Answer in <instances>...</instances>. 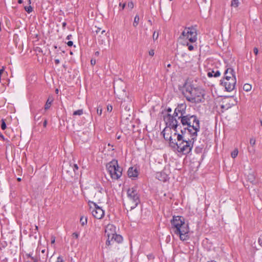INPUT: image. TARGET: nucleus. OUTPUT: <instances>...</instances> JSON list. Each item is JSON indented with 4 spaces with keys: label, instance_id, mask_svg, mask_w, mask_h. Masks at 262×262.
<instances>
[{
    "label": "nucleus",
    "instance_id": "nucleus-1",
    "mask_svg": "<svg viewBox=\"0 0 262 262\" xmlns=\"http://www.w3.org/2000/svg\"><path fill=\"white\" fill-rule=\"evenodd\" d=\"M179 118H181V126L190 135L193 141L196 140L198 133L200 130V120L197 116L187 114L185 116L179 117Z\"/></svg>",
    "mask_w": 262,
    "mask_h": 262
},
{
    "label": "nucleus",
    "instance_id": "nucleus-2",
    "mask_svg": "<svg viewBox=\"0 0 262 262\" xmlns=\"http://www.w3.org/2000/svg\"><path fill=\"white\" fill-rule=\"evenodd\" d=\"M114 92L119 99H121V115L126 119L131 116L132 113V107L133 106L132 97L127 95L126 91L123 89L121 92L114 86Z\"/></svg>",
    "mask_w": 262,
    "mask_h": 262
},
{
    "label": "nucleus",
    "instance_id": "nucleus-3",
    "mask_svg": "<svg viewBox=\"0 0 262 262\" xmlns=\"http://www.w3.org/2000/svg\"><path fill=\"white\" fill-rule=\"evenodd\" d=\"M184 95L187 100L192 103H201L205 101V92L201 89L190 88Z\"/></svg>",
    "mask_w": 262,
    "mask_h": 262
},
{
    "label": "nucleus",
    "instance_id": "nucleus-4",
    "mask_svg": "<svg viewBox=\"0 0 262 262\" xmlns=\"http://www.w3.org/2000/svg\"><path fill=\"white\" fill-rule=\"evenodd\" d=\"M179 113L174 110L173 115L167 114L164 118L166 125L170 128H172L175 132H178V129L181 128V118H179Z\"/></svg>",
    "mask_w": 262,
    "mask_h": 262
},
{
    "label": "nucleus",
    "instance_id": "nucleus-5",
    "mask_svg": "<svg viewBox=\"0 0 262 262\" xmlns=\"http://www.w3.org/2000/svg\"><path fill=\"white\" fill-rule=\"evenodd\" d=\"M106 169L111 176L114 180H118L122 176V169L118 164V161L113 160L106 165Z\"/></svg>",
    "mask_w": 262,
    "mask_h": 262
},
{
    "label": "nucleus",
    "instance_id": "nucleus-6",
    "mask_svg": "<svg viewBox=\"0 0 262 262\" xmlns=\"http://www.w3.org/2000/svg\"><path fill=\"white\" fill-rule=\"evenodd\" d=\"M193 142L194 141L192 138L191 139H185V140L177 144L178 152H181L184 155L189 154L193 147Z\"/></svg>",
    "mask_w": 262,
    "mask_h": 262
},
{
    "label": "nucleus",
    "instance_id": "nucleus-7",
    "mask_svg": "<svg viewBox=\"0 0 262 262\" xmlns=\"http://www.w3.org/2000/svg\"><path fill=\"white\" fill-rule=\"evenodd\" d=\"M181 37L188 39L190 42H195L197 40L196 29L193 27L185 28L182 33Z\"/></svg>",
    "mask_w": 262,
    "mask_h": 262
},
{
    "label": "nucleus",
    "instance_id": "nucleus-8",
    "mask_svg": "<svg viewBox=\"0 0 262 262\" xmlns=\"http://www.w3.org/2000/svg\"><path fill=\"white\" fill-rule=\"evenodd\" d=\"M128 198L132 202L130 206V209L135 208L137 205L140 203L139 194H138L136 188H129L127 191Z\"/></svg>",
    "mask_w": 262,
    "mask_h": 262
},
{
    "label": "nucleus",
    "instance_id": "nucleus-9",
    "mask_svg": "<svg viewBox=\"0 0 262 262\" xmlns=\"http://www.w3.org/2000/svg\"><path fill=\"white\" fill-rule=\"evenodd\" d=\"M89 205L93 216L97 219H101L104 215V211L96 203L89 201Z\"/></svg>",
    "mask_w": 262,
    "mask_h": 262
},
{
    "label": "nucleus",
    "instance_id": "nucleus-10",
    "mask_svg": "<svg viewBox=\"0 0 262 262\" xmlns=\"http://www.w3.org/2000/svg\"><path fill=\"white\" fill-rule=\"evenodd\" d=\"M179 231L174 230V233L176 234L179 235L181 241H187L189 238V228L188 224L185 223H183L181 227H179Z\"/></svg>",
    "mask_w": 262,
    "mask_h": 262
},
{
    "label": "nucleus",
    "instance_id": "nucleus-11",
    "mask_svg": "<svg viewBox=\"0 0 262 262\" xmlns=\"http://www.w3.org/2000/svg\"><path fill=\"white\" fill-rule=\"evenodd\" d=\"M221 82V84L225 87L226 91L231 92L235 88L236 80L235 76H232L231 78H223Z\"/></svg>",
    "mask_w": 262,
    "mask_h": 262
},
{
    "label": "nucleus",
    "instance_id": "nucleus-12",
    "mask_svg": "<svg viewBox=\"0 0 262 262\" xmlns=\"http://www.w3.org/2000/svg\"><path fill=\"white\" fill-rule=\"evenodd\" d=\"M170 222L173 231H179V227L185 223V220L181 216H173Z\"/></svg>",
    "mask_w": 262,
    "mask_h": 262
},
{
    "label": "nucleus",
    "instance_id": "nucleus-13",
    "mask_svg": "<svg viewBox=\"0 0 262 262\" xmlns=\"http://www.w3.org/2000/svg\"><path fill=\"white\" fill-rule=\"evenodd\" d=\"M175 132L176 133H174V135H177V140L179 143L181 142L183 140H185V139H189L186 137V134L188 133L187 131L185 129L183 128H182L181 126L180 129H178V132Z\"/></svg>",
    "mask_w": 262,
    "mask_h": 262
},
{
    "label": "nucleus",
    "instance_id": "nucleus-14",
    "mask_svg": "<svg viewBox=\"0 0 262 262\" xmlns=\"http://www.w3.org/2000/svg\"><path fill=\"white\" fill-rule=\"evenodd\" d=\"M78 167L76 164H74L72 165L71 164L69 165V169H65L64 167H63V170L66 171L67 173H70V175L71 177H73L75 176L76 174V171L78 170Z\"/></svg>",
    "mask_w": 262,
    "mask_h": 262
},
{
    "label": "nucleus",
    "instance_id": "nucleus-15",
    "mask_svg": "<svg viewBox=\"0 0 262 262\" xmlns=\"http://www.w3.org/2000/svg\"><path fill=\"white\" fill-rule=\"evenodd\" d=\"M186 105L185 104H178V106L176 108V112H178L180 114L179 117H183L187 115L186 113Z\"/></svg>",
    "mask_w": 262,
    "mask_h": 262
},
{
    "label": "nucleus",
    "instance_id": "nucleus-16",
    "mask_svg": "<svg viewBox=\"0 0 262 262\" xmlns=\"http://www.w3.org/2000/svg\"><path fill=\"white\" fill-rule=\"evenodd\" d=\"M115 232V227L112 224H108L106 227L105 234L110 238L111 236Z\"/></svg>",
    "mask_w": 262,
    "mask_h": 262
},
{
    "label": "nucleus",
    "instance_id": "nucleus-17",
    "mask_svg": "<svg viewBox=\"0 0 262 262\" xmlns=\"http://www.w3.org/2000/svg\"><path fill=\"white\" fill-rule=\"evenodd\" d=\"M111 241L116 242L117 243H121L123 241V237L121 235L116 234L115 232L111 236Z\"/></svg>",
    "mask_w": 262,
    "mask_h": 262
},
{
    "label": "nucleus",
    "instance_id": "nucleus-18",
    "mask_svg": "<svg viewBox=\"0 0 262 262\" xmlns=\"http://www.w3.org/2000/svg\"><path fill=\"white\" fill-rule=\"evenodd\" d=\"M127 174L129 178H136L138 176V171L136 168L132 167L128 169Z\"/></svg>",
    "mask_w": 262,
    "mask_h": 262
},
{
    "label": "nucleus",
    "instance_id": "nucleus-19",
    "mask_svg": "<svg viewBox=\"0 0 262 262\" xmlns=\"http://www.w3.org/2000/svg\"><path fill=\"white\" fill-rule=\"evenodd\" d=\"M232 76H235L233 69L232 68L227 69L224 73V78H226L227 77L231 78Z\"/></svg>",
    "mask_w": 262,
    "mask_h": 262
},
{
    "label": "nucleus",
    "instance_id": "nucleus-20",
    "mask_svg": "<svg viewBox=\"0 0 262 262\" xmlns=\"http://www.w3.org/2000/svg\"><path fill=\"white\" fill-rule=\"evenodd\" d=\"M221 75V73L219 71H214L213 70L211 71H210V72H208L207 73V76L209 77H217L219 76H220Z\"/></svg>",
    "mask_w": 262,
    "mask_h": 262
},
{
    "label": "nucleus",
    "instance_id": "nucleus-21",
    "mask_svg": "<svg viewBox=\"0 0 262 262\" xmlns=\"http://www.w3.org/2000/svg\"><path fill=\"white\" fill-rule=\"evenodd\" d=\"M167 176L165 174V173H158L157 174V178L160 181H165L166 180Z\"/></svg>",
    "mask_w": 262,
    "mask_h": 262
},
{
    "label": "nucleus",
    "instance_id": "nucleus-22",
    "mask_svg": "<svg viewBox=\"0 0 262 262\" xmlns=\"http://www.w3.org/2000/svg\"><path fill=\"white\" fill-rule=\"evenodd\" d=\"M171 128H169L168 127H167V126L166 125V127L164 129V130L162 132L161 134L163 135V137L166 140H168V138L169 137L168 136H166V133L167 132H171Z\"/></svg>",
    "mask_w": 262,
    "mask_h": 262
},
{
    "label": "nucleus",
    "instance_id": "nucleus-23",
    "mask_svg": "<svg viewBox=\"0 0 262 262\" xmlns=\"http://www.w3.org/2000/svg\"><path fill=\"white\" fill-rule=\"evenodd\" d=\"M53 101V99L51 98H49L45 105V110H47L51 106V103Z\"/></svg>",
    "mask_w": 262,
    "mask_h": 262
},
{
    "label": "nucleus",
    "instance_id": "nucleus-24",
    "mask_svg": "<svg viewBox=\"0 0 262 262\" xmlns=\"http://www.w3.org/2000/svg\"><path fill=\"white\" fill-rule=\"evenodd\" d=\"M248 179L253 184H255L256 183L254 177L252 174H249L248 176Z\"/></svg>",
    "mask_w": 262,
    "mask_h": 262
},
{
    "label": "nucleus",
    "instance_id": "nucleus-25",
    "mask_svg": "<svg viewBox=\"0 0 262 262\" xmlns=\"http://www.w3.org/2000/svg\"><path fill=\"white\" fill-rule=\"evenodd\" d=\"M139 16L138 15H136L134 18V20L133 23V26L134 27H137L139 23Z\"/></svg>",
    "mask_w": 262,
    "mask_h": 262
},
{
    "label": "nucleus",
    "instance_id": "nucleus-26",
    "mask_svg": "<svg viewBox=\"0 0 262 262\" xmlns=\"http://www.w3.org/2000/svg\"><path fill=\"white\" fill-rule=\"evenodd\" d=\"M80 222L82 226H84L87 223V217L81 216L80 220Z\"/></svg>",
    "mask_w": 262,
    "mask_h": 262
},
{
    "label": "nucleus",
    "instance_id": "nucleus-27",
    "mask_svg": "<svg viewBox=\"0 0 262 262\" xmlns=\"http://www.w3.org/2000/svg\"><path fill=\"white\" fill-rule=\"evenodd\" d=\"M239 5V1L238 0H232L231 6V7L237 8Z\"/></svg>",
    "mask_w": 262,
    "mask_h": 262
},
{
    "label": "nucleus",
    "instance_id": "nucleus-28",
    "mask_svg": "<svg viewBox=\"0 0 262 262\" xmlns=\"http://www.w3.org/2000/svg\"><path fill=\"white\" fill-rule=\"evenodd\" d=\"M243 89L246 92L250 91L251 89V85L248 83L245 84L243 86Z\"/></svg>",
    "mask_w": 262,
    "mask_h": 262
},
{
    "label": "nucleus",
    "instance_id": "nucleus-29",
    "mask_svg": "<svg viewBox=\"0 0 262 262\" xmlns=\"http://www.w3.org/2000/svg\"><path fill=\"white\" fill-rule=\"evenodd\" d=\"M24 9L26 12H27L28 13H30L33 11V8L30 5L28 6H25Z\"/></svg>",
    "mask_w": 262,
    "mask_h": 262
},
{
    "label": "nucleus",
    "instance_id": "nucleus-30",
    "mask_svg": "<svg viewBox=\"0 0 262 262\" xmlns=\"http://www.w3.org/2000/svg\"><path fill=\"white\" fill-rule=\"evenodd\" d=\"M168 140L169 141V144L171 145V146H174L176 145H177V144H178L175 142V141H173L171 136L169 137Z\"/></svg>",
    "mask_w": 262,
    "mask_h": 262
},
{
    "label": "nucleus",
    "instance_id": "nucleus-31",
    "mask_svg": "<svg viewBox=\"0 0 262 262\" xmlns=\"http://www.w3.org/2000/svg\"><path fill=\"white\" fill-rule=\"evenodd\" d=\"M83 114V110H78L77 111H76L74 112L73 115H81Z\"/></svg>",
    "mask_w": 262,
    "mask_h": 262
},
{
    "label": "nucleus",
    "instance_id": "nucleus-32",
    "mask_svg": "<svg viewBox=\"0 0 262 262\" xmlns=\"http://www.w3.org/2000/svg\"><path fill=\"white\" fill-rule=\"evenodd\" d=\"M202 149H203L202 147H200V146H197L196 147H195V148L194 149V151L195 153L199 154H200L202 152Z\"/></svg>",
    "mask_w": 262,
    "mask_h": 262
},
{
    "label": "nucleus",
    "instance_id": "nucleus-33",
    "mask_svg": "<svg viewBox=\"0 0 262 262\" xmlns=\"http://www.w3.org/2000/svg\"><path fill=\"white\" fill-rule=\"evenodd\" d=\"M238 155V150L237 149H235L232 152H231V157L233 158H235V157H236V156H237Z\"/></svg>",
    "mask_w": 262,
    "mask_h": 262
},
{
    "label": "nucleus",
    "instance_id": "nucleus-34",
    "mask_svg": "<svg viewBox=\"0 0 262 262\" xmlns=\"http://www.w3.org/2000/svg\"><path fill=\"white\" fill-rule=\"evenodd\" d=\"M159 37V32H156V31H155L152 35V38L154 40H156L158 39Z\"/></svg>",
    "mask_w": 262,
    "mask_h": 262
},
{
    "label": "nucleus",
    "instance_id": "nucleus-35",
    "mask_svg": "<svg viewBox=\"0 0 262 262\" xmlns=\"http://www.w3.org/2000/svg\"><path fill=\"white\" fill-rule=\"evenodd\" d=\"M1 128L5 130L6 128V124L4 119L2 120Z\"/></svg>",
    "mask_w": 262,
    "mask_h": 262
},
{
    "label": "nucleus",
    "instance_id": "nucleus-36",
    "mask_svg": "<svg viewBox=\"0 0 262 262\" xmlns=\"http://www.w3.org/2000/svg\"><path fill=\"white\" fill-rule=\"evenodd\" d=\"M256 140L254 138H251L250 139V144L251 146H254L255 144Z\"/></svg>",
    "mask_w": 262,
    "mask_h": 262
},
{
    "label": "nucleus",
    "instance_id": "nucleus-37",
    "mask_svg": "<svg viewBox=\"0 0 262 262\" xmlns=\"http://www.w3.org/2000/svg\"><path fill=\"white\" fill-rule=\"evenodd\" d=\"M102 108L100 106L98 107L97 109V114L99 116H101L102 114Z\"/></svg>",
    "mask_w": 262,
    "mask_h": 262
},
{
    "label": "nucleus",
    "instance_id": "nucleus-38",
    "mask_svg": "<svg viewBox=\"0 0 262 262\" xmlns=\"http://www.w3.org/2000/svg\"><path fill=\"white\" fill-rule=\"evenodd\" d=\"M186 45L188 46V50L189 51H192L194 49V46L192 45L189 44V43H187Z\"/></svg>",
    "mask_w": 262,
    "mask_h": 262
},
{
    "label": "nucleus",
    "instance_id": "nucleus-39",
    "mask_svg": "<svg viewBox=\"0 0 262 262\" xmlns=\"http://www.w3.org/2000/svg\"><path fill=\"white\" fill-rule=\"evenodd\" d=\"M5 70V67H3L0 70V82H1V77L2 76V74Z\"/></svg>",
    "mask_w": 262,
    "mask_h": 262
},
{
    "label": "nucleus",
    "instance_id": "nucleus-40",
    "mask_svg": "<svg viewBox=\"0 0 262 262\" xmlns=\"http://www.w3.org/2000/svg\"><path fill=\"white\" fill-rule=\"evenodd\" d=\"M258 243L259 245L262 247V235H260L258 238Z\"/></svg>",
    "mask_w": 262,
    "mask_h": 262
},
{
    "label": "nucleus",
    "instance_id": "nucleus-41",
    "mask_svg": "<svg viewBox=\"0 0 262 262\" xmlns=\"http://www.w3.org/2000/svg\"><path fill=\"white\" fill-rule=\"evenodd\" d=\"M128 7L130 9H133L134 8V3L132 2H129L128 3Z\"/></svg>",
    "mask_w": 262,
    "mask_h": 262
},
{
    "label": "nucleus",
    "instance_id": "nucleus-42",
    "mask_svg": "<svg viewBox=\"0 0 262 262\" xmlns=\"http://www.w3.org/2000/svg\"><path fill=\"white\" fill-rule=\"evenodd\" d=\"M107 110L108 112H111L113 110V106L112 105H107Z\"/></svg>",
    "mask_w": 262,
    "mask_h": 262
},
{
    "label": "nucleus",
    "instance_id": "nucleus-43",
    "mask_svg": "<svg viewBox=\"0 0 262 262\" xmlns=\"http://www.w3.org/2000/svg\"><path fill=\"white\" fill-rule=\"evenodd\" d=\"M125 5H126L125 3H124V4H122L120 3L119 4V6H121V8H121L120 10V11L123 10L124 9V8H125Z\"/></svg>",
    "mask_w": 262,
    "mask_h": 262
},
{
    "label": "nucleus",
    "instance_id": "nucleus-44",
    "mask_svg": "<svg viewBox=\"0 0 262 262\" xmlns=\"http://www.w3.org/2000/svg\"><path fill=\"white\" fill-rule=\"evenodd\" d=\"M72 236L73 237H75L76 238H78L79 236V234L77 232H74L72 234Z\"/></svg>",
    "mask_w": 262,
    "mask_h": 262
},
{
    "label": "nucleus",
    "instance_id": "nucleus-45",
    "mask_svg": "<svg viewBox=\"0 0 262 262\" xmlns=\"http://www.w3.org/2000/svg\"><path fill=\"white\" fill-rule=\"evenodd\" d=\"M155 52L154 50H150L149 51V55L151 56H153L154 55Z\"/></svg>",
    "mask_w": 262,
    "mask_h": 262
},
{
    "label": "nucleus",
    "instance_id": "nucleus-46",
    "mask_svg": "<svg viewBox=\"0 0 262 262\" xmlns=\"http://www.w3.org/2000/svg\"><path fill=\"white\" fill-rule=\"evenodd\" d=\"M111 238H108V237H107V241H106V244L107 245H111Z\"/></svg>",
    "mask_w": 262,
    "mask_h": 262
},
{
    "label": "nucleus",
    "instance_id": "nucleus-47",
    "mask_svg": "<svg viewBox=\"0 0 262 262\" xmlns=\"http://www.w3.org/2000/svg\"><path fill=\"white\" fill-rule=\"evenodd\" d=\"M253 52L255 54V55H257L258 52V49L257 48H254L253 49Z\"/></svg>",
    "mask_w": 262,
    "mask_h": 262
},
{
    "label": "nucleus",
    "instance_id": "nucleus-48",
    "mask_svg": "<svg viewBox=\"0 0 262 262\" xmlns=\"http://www.w3.org/2000/svg\"><path fill=\"white\" fill-rule=\"evenodd\" d=\"M40 116H37V114H36V115L34 116V120H35V121H37L39 120V119H40Z\"/></svg>",
    "mask_w": 262,
    "mask_h": 262
},
{
    "label": "nucleus",
    "instance_id": "nucleus-49",
    "mask_svg": "<svg viewBox=\"0 0 262 262\" xmlns=\"http://www.w3.org/2000/svg\"><path fill=\"white\" fill-rule=\"evenodd\" d=\"M91 63L92 66H94L96 64V60L94 59H92L91 60Z\"/></svg>",
    "mask_w": 262,
    "mask_h": 262
},
{
    "label": "nucleus",
    "instance_id": "nucleus-50",
    "mask_svg": "<svg viewBox=\"0 0 262 262\" xmlns=\"http://www.w3.org/2000/svg\"><path fill=\"white\" fill-rule=\"evenodd\" d=\"M67 45L69 47H71L73 46V42L72 41H69L68 42H67Z\"/></svg>",
    "mask_w": 262,
    "mask_h": 262
},
{
    "label": "nucleus",
    "instance_id": "nucleus-51",
    "mask_svg": "<svg viewBox=\"0 0 262 262\" xmlns=\"http://www.w3.org/2000/svg\"><path fill=\"white\" fill-rule=\"evenodd\" d=\"M56 262H63V259L61 257L59 256L57 258V260Z\"/></svg>",
    "mask_w": 262,
    "mask_h": 262
},
{
    "label": "nucleus",
    "instance_id": "nucleus-52",
    "mask_svg": "<svg viewBox=\"0 0 262 262\" xmlns=\"http://www.w3.org/2000/svg\"><path fill=\"white\" fill-rule=\"evenodd\" d=\"M47 120L45 119L43 123V126L44 127H46L47 126Z\"/></svg>",
    "mask_w": 262,
    "mask_h": 262
},
{
    "label": "nucleus",
    "instance_id": "nucleus-53",
    "mask_svg": "<svg viewBox=\"0 0 262 262\" xmlns=\"http://www.w3.org/2000/svg\"><path fill=\"white\" fill-rule=\"evenodd\" d=\"M55 237H54V236H52L51 237V244H54L55 243Z\"/></svg>",
    "mask_w": 262,
    "mask_h": 262
},
{
    "label": "nucleus",
    "instance_id": "nucleus-54",
    "mask_svg": "<svg viewBox=\"0 0 262 262\" xmlns=\"http://www.w3.org/2000/svg\"><path fill=\"white\" fill-rule=\"evenodd\" d=\"M59 62H60V61H59V59H55V63L56 64H59Z\"/></svg>",
    "mask_w": 262,
    "mask_h": 262
},
{
    "label": "nucleus",
    "instance_id": "nucleus-55",
    "mask_svg": "<svg viewBox=\"0 0 262 262\" xmlns=\"http://www.w3.org/2000/svg\"><path fill=\"white\" fill-rule=\"evenodd\" d=\"M67 25V23L66 22H63L62 23V27L63 28H64Z\"/></svg>",
    "mask_w": 262,
    "mask_h": 262
},
{
    "label": "nucleus",
    "instance_id": "nucleus-56",
    "mask_svg": "<svg viewBox=\"0 0 262 262\" xmlns=\"http://www.w3.org/2000/svg\"><path fill=\"white\" fill-rule=\"evenodd\" d=\"M72 37V35L70 34L69 35L67 36V39H70Z\"/></svg>",
    "mask_w": 262,
    "mask_h": 262
},
{
    "label": "nucleus",
    "instance_id": "nucleus-57",
    "mask_svg": "<svg viewBox=\"0 0 262 262\" xmlns=\"http://www.w3.org/2000/svg\"><path fill=\"white\" fill-rule=\"evenodd\" d=\"M100 28H97V30L96 31V33L98 34L100 31Z\"/></svg>",
    "mask_w": 262,
    "mask_h": 262
},
{
    "label": "nucleus",
    "instance_id": "nucleus-58",
    "mask_svg": "<svg viewBox=\"0 0 262 262\" xmlns=\"http://www.w3.org/2000/svg\"><path fill=\"white\" fill-rule=\"evenodd\" d=\"M167 112H171V108L168 107V108L167 109Z\"/></svg>",
    "mask_w": 262,
    "mask_h": 262
},
{
    "label": "nucleus",
    "instance_id": "nucleus-59",
    "mask_svg": "<svg viewBox=\"0 0 262 262\" xmlns=\"http://www.w3.org/2000/svg\"><path fill=\"white\" fill-rule=\"evenodd\" d=\"M95 55L96 56H99V52L98 51L96 52L95 53Z\"/></svg>",
    "mask_w": 262,
    "mask_h": 262
},
{
    "label": "nucleus",
    "instance_id": "nucleus-60",
    "mask_svg": "<svg viewBox=\"0 0 262 262\" xmlns=\"http://www.w3.org/2000/svg\"><path fill=\"white\" fill-rule=\"evenodd\" d=\"M0 137H1V138L3 140H5L4 137V136H3L2 134H1V135H0Z\"/></svg>",
    "mask_w": 262,
    "mask_h": 262
},
{
    "label": "nucleus",
    "instance_id": "nucleus-61",
    "mask_svg": "<svg viewBox=\"0 0 262 262\" xmlns=\"http://www.w3.org/2000/svg\"><path fill=\"white\" fill-rule=\"evenodd\" d=\"M18 3L19 4H22L23 3V0H18Z\"/></svg>",
    "mask_w": 262,
    "mask_h": 262
},
{
    "label": "nucleus",
    "instance_id": "nucleus-62",
    "mask_svg": "<svg viewBox=\"0 0 262 262\" xmlns=\"http://www.w3.org/2000/svg\"><path fill=\"white\" fill-rule=\"evenodd\" d=\"M27 2H28L29 5H30L31 3V0H27Z\"/></svg>",
    "mask_w": 262,
    "mask_h": 262
},
{
    "label": "nucleus",
    "instance_id": "nucleus-63",
    "mask_svg": "<svg viewBox=\"0 0 262 262\" xmlns=\"http://www.w3.org/2000/svg\"><path fill=\"white\" fill-rule=\"evenodd\" d=\"M17 180L18 182H20V181H21V178H18L17 179Z\"/></svg>",
    "mask_w": 262,
    "mask_h": 262
},
{
    "label": "nucleus",
    "instance_id": "nucleus-64",
    "mask_svg": "<svg viewBox=\"0 0 262 262\" xmlns=\"http://www.w3.org/2000/svg\"><path fill=\"white\" fill-rule=\"evenodd\" d=\"M260 125L262 127V120H260Z\"/></svg>",
    "mask_w": 262,
    "mask_h": 262
}]
</instances>
